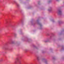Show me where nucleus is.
<instances>
[{
	"label": "nucleus",
	"mask_w": 64,
	"mask_h": 64,
	"mask_svg": "<svg viewBox=\"0 0 64 64\" xmlns=\"http://www.w3.org/2000/svg\"><path fill=\"white\" fill-rule=\"evenodd\" d=\"M40 26H41V24H40Z\"/></svg>",
	"instance_id": "2"
},
{
	"label": "nucleus",
	"mask_w": 64,
	"mask_h": 64,
	"mask_svg": "<svg viewBox=\"0 0 64 64\" xmlns=\"http://www.w3.org/2000/svg\"><path fill=\"white\" fill-rule=\"evenodd\" d=\"M57 13L58 15H61L62 14V12L60 10H58Z\"/></svg>",
	"instance_id": "1"
},
{
	"label": "nucleus",
	"mask_w": 64,
	"mask_h": 64,
	"mask_svg": "<svg viewBox=\"0 0 64 64\" xmlns=\"http://www.w3.org/2000/svg\"><path fill=\"white\" fill-rule=\"evenodd\" d=\"M46 62H45V63H46Z\"/></svg>",
	"instance_id": "3"
}]
</instances>
